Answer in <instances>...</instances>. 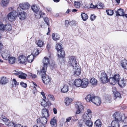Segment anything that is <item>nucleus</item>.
Returning <instances> with one entry per match:
<instances>
[{"label": "nucleus", "instance_id": "nucleus-2", "mask_svg": "<svg viewBox=\"0 0 127 127\" xmlns=\"http://www.w3.org/2000/svg\"><path fill=\"white\" fill-rule=\"evenodd\" d=\"M115 120L119 121H122L124 123H127V117L125 116V114H121L120 113L116 112L113 115Z\"/></svg>", "mask_w": 127, "mask_h": 127}, {"label": "nucleus", "instance_id": "nucleus-47", "mask_svg": "<svg viewBox=\"0 0 127 127\" xmlns=\"http://www.w3.org/2000/svg\"><path fill=\"white\" fill-rule=\"evenodd\" d=\"M5 25L0 23V30L4 31H5Z\"/></svg>", "mask_w": 127, "mask_h": 127}, {"label": "nucleus", "instance_id": "nucleus-21", "mask_svg": "<svg viewBox=\"0 0 127 127\" xmlns=\"http://www.w3.org/2000/svg\"><path fill=\"white\" fill-rule=\"evenodd\" d=\"M91 117V114L90 113H85L83 115V118L86 121L90 120Z\"/></svg>", "mask_w": 127, "mask_h": 127}, {"label": "nucleus", "instance_id": "nucleus-23", "mask_svg": "<svg viewBox=\"0 0 127 127\" xmlns=\"http://www.w3.org/2000/svg\"><path fill=\"white\" fill-rule=\"evenodd\" d=\"M9 0H2L1 5L2 7H5L7 6L9 2Z\"/></svg>", "mask_w": 127, "mask_h": 127}, {"label": "nucleus", "instance_id": "nucleus-5", "mask_svg": "<svg viewBox=\"0 0 127 127\" xmlns=\"http://www.w3.org/2000/svg\"><path fill=\"white\" fill-rule=\"evenodd\" d=\"M18 15V13L16 11L13 10L12 12L9 13L7 15V17L9 21L12 22L14 20Z\"/></svg>", "mask_w": 127, "mask_h": 127}, {"label": "nucleus", "instance_id": "nucleus-56", "mask_svg": "<svg viewBox=\"0 0 127 127\" xmlns=\"http://www.w3.org/2000/svg\"><path fill=\"white\" fill-rule=\"evenodd\" d=\"M13 82L15 85H18L19 84V83L15 79H13Z\"/></svg>", "mask_w": 127, "mask_h": 127}, {"label": "nucleus", "instance_id": "nucleus-24", "mask_svg": "<svg viewBox=\"0 0 127 127\" xmlns=\"http://www.w3.org/2000/svg\"><path fill=\"white\" fill-rule=\"evenodd\" d=\"M8 81V80L7 78L4 77H3L0 80V83L3 85L6 84Z\"/></svg>", "mask_w": 127, "mask_h": 127}, {"label": "nucleus", "instance_id": "nucleus-29", "mask_svg": "<svg viewBox=\"0 0 127 127\" xmlns=\"http://www.w3.org/2000/svg\"><path fill=\"white\" fill-rule=\"evenodd\" d=\"M97 81L95 78H93L90 80V82L94 86H95L97 85Z\"/></svg>", "mask_w": 127, "mask_h": 127}, {"label": "nucleus", "instance_id": "nucleus-45", "mask_svg": "<svg viewBox=\"0 0 127 127\" xmlns=\"http://www.w3.org/2000/svg\"><path fill=\"white\" fill-rule=\"evenodd\" d=\"M45 98H44L43 101L41 102V105L44 107L46 106L47 105L46 101L45 100Z\"/></svg>", "mask_w": 127, "mask_h": 127}, {"label": "nucleus", "instance_id": "nucleus-3", "mask_svg": "<svg viewBox=\"0 0 127 127\" xmlns=\"http://www.w3.org/2000/svg\"><path fill=\"white\" fill-rule=\"evenodd\" d=\"M46 71H40V75L43 82L45 84H48L50 82L51 79L49 76L46 75L45 72Z\"/></svg>", "mask_w": 127, "mask_h": 127}, {"label": "nucleus", "instance_id": "nucleus-9", "mask_svg": "<svg viewBox=\"0 0 127 127\" xmlns=\"http://www.w3.org/2000/svg\"><path fill=\"white\" fill-rule=\"evenodd\" d=\"M47 118L44 117H40L37 120V124L43 125L47 123Z\"/></svg>", "mask_w": 127, "mask_h": 127}, {"label": "nucleus", "instance_id": "nucleus-6", "mask_svg": "<svg viewBox=\"0 0 127 127\" xmlns=\"http://www.w3.org/2000/svg\"><path fill=\"white\" fill-rule=\"evenodd\" d=\"M101 82L103 84L107 83L108 82V77L104 72L101 73L99 76Z\"/></svg>", "mask_w": 127, "mask_h": 127}, {"label": "nucleus", "instance_id": "nucleus-62", "mask_svg": "<svg viewBox=\"0 0 127 127\" xmlns=\"http://www.w3.org/2000/svg\"><path fill=\"white\" fill-rule=\"evenodd\" d=\"M71 119L72 117H69L66 119V122H69Z\"/></svg>", "mask_w": 127, "mask_h": 127}, {"label": "nucleus", "instance_id": "nucleus-8", "mask_svg": "<svg viewBox=\"0 0 127 127\" xmlns=\"http://www.w3.org/2000/svg\"><path fill=\"white\" fill-rule=\"evenodd\" d=\"M68 63L69 64L73 67H74L75 66L77 65L76 59L74 56H71L69 58Z\"/></svg>", "mask_w": 127, "mask_h": 127}, {"label": "nucleus", "instance_id": "nucleus-36", "mask_svg": "<svg viewBox=\"0 0 127 127\" xmlns=\"http://www.w3.org/2000/svg\"><path fill=\"white\" fill-rule=\"evenodd\" d=\"M72 100L71 99L69 98L68 97H66L65 99V103L66 105H68L72 102Z\"/></svg>", "mask_w": 127, "mask_h": 127}, {"label": "nucleus", "instance_id": "nucleus-18", "mask_svg": "<svg viewBox=\"0 0 127 127\" xmlns=\"http://www.w3.org/2000/svg\"><path fill=\"white\" fill-rule=\"evenodd\" d=\"M115 12L116 13V16H124L125 15L124 10L121 8L118 9L117 11H115Z\"/></svg>", "mask_w": 127, "mask_h": 127}, {"label": "nucleus", "instance_id": "nucleus-40", "mask_svg": "<svg viewBox=\"0 0 127 127\" xmlns=\"http://www.w3.org/2000/svg\"><path fill=\"white\" fill-rule=\"evenodd\" d=\"M44 42L41 40H38L36 43V44L38 46L40 47H41L44 45Z\"/></svg>", "mask_w": 127, "mask_h": 127}, {"label": "nucleus", "instance_id": "nucleus-28", "mask_svg": "<svg viewBox=\"0 0 127 127\" xmlns=\"http://www.w3.org/2000/svg\"><path fill=\"white\" fill-rule=\"evenodd\" d=\"M68 90V86L66 85H64L61 89L62 92L64 93L67 92Z\"/></svg>", "mask_w": 127, "mask_h": 127}, {"label": "nucleus", "instance_id": "nucleus-48", "mask_svg": "<svg viewBox=\"0 0 127 127\" xmlns=\"http://www.w3.org/2000/svg\"><path fill=\"white\" fill-rule=\"evenodd\" d=\"M96 8L98 9H101L103 8V4L101 3H99L97 4Z\"/></svg>", "mask_w": 127, "mask_h": 127}, {"label": "nucleus", "instance_id": "nucleus-64", "mask_svg": "<svg viewBox=\"0 0 127 127\" xmlns=\"http://www.w3.org/2000/svg\"><path fill=\"white\" fill-rule=\"evenodd\" d=\"M14 127H23L21 125L17 124L14 126Z\"/></svg>", "mask_w": 127, "mask_h": 127}, {"label": "nucleus", "instance_id": "nucleus-4", "mask_svg": "<svg viewBox=\"0 0 127 127\" xmlns=\"http://www.w3.org/2000/svg\"><path fill=\"white\" fill-rule=\"evenodd\" d=\"M75 107L76 109V114H79L81 113L83 111L84 108L82 103L80 101L77 102L75 104Z\"/></svg>", "mask_w": 127, "mask_h": 127}, {"label": "nucleus", "instance_id": "nucleus-26", "mask_svg": "<svg viewBox=\"0 0 127 127\" xmlns=\"http://www.w3.org/2000/svg\"><path fill=\"white\" fill-rule=\"evenodd\" d=\"M94 96L92 97L91 95L90 94H89L87 95L85 99L87 102L92 101H93V98Z\"/></svg>", "mask_w": 127, "mask_h": 127}, {"label": "nucleus", "instance_id": "nucleus-57", "mask_svg": "<svg viewBox=\"0 0 127 127\" xmlns=\"http://www.w3.org/2000/svg\"><path fill=\"white\" fill-rule=\"evenodd\" d=\"M48 96L52 101H54V98L52 95H48Z\"/></svg>", "mask_w": 127, "mask_h": 127}, {"label": "nucleus", "instance_id": "nucleus-20", "mask_svg": "<svg viewBox=\"0 0 127 127\" xmlns=\"http://www.w3.org/2000/svg\"><path fill=\"white\" fill-rule=\"evenodd\" d=\"M82 80L80 79H78L75 80L74 81V85L77 87L81 86Z\"/></svg>", "mask_w": 127, "mask_h": 127}, {"label": "nucleus", "instance_id": "nucleus-49", "mask_svg": "<svg viewBox=\"0 0 127 127\" xmlns=\"http://www.w3.org/2000/svg\"><path fill=\"white\" fill-rule=\"evenodd\" d=\"M44 20L48 26L49 25V19L47 17L43 18Z\"/></svg>", "mask_w": 127, "mask_h": 127}, {"label": "nucleus", "instance_id": "nucleus-58", "mask_svg": "<svg viewBox=\"0 0 127 127\" xmlns=\"http://www.w3.org/2000/svg\"><path fill=\"white\" fill-rule=\"evenodd\" d=\"M75 22L74 21H70V25L71 26H72L74 25L75 24Z\"/></svg>", "mask_w": 127, "mask_h": 127}, {"label": "nucleus", "instance_id": "nucleus-19", "mask_svg": "<svg viewBox=\"0 0 127 127\" xmlns=\"http://www.w3.org/2000/svg\"><path fill=\"white\" fill-rule=\"evenodd\" d=\"M14 74L15 75H18L19 77L20 78L23 79H25L26 78L27 75L19 71L17 73H15Z\"/></svg>", "mask_w": 127, "mask_h": 127}, {"label": "nucleus", "instance_id": "nucleus-1", "mask_svg": "<svg viewBox=\"0 0 127 127\" xmlns=\"http://www.w3.org/2000/svg\"><path fill=\"white\" fill-rule=\"evenodd\" d=\"M32 10L35 13V17L37 19H39L41 17H43L45 14L42 12L40 10L39 6L36 5H33L31 7Z\"/></svg>", "mask_w": 127, "mask_h": 127}, {"label": "nucleus", "instance_id": "nucleus-59", "mask_svg": "<svg viewBox=\"0 0 127 127\" xmlns=\"http://www.w3.org/2000/svg\"><path fill=\"white\" fill-rule=\"evenodd\" d=\"M30 76H32V77L33 78H35L37 77V76L36 75L34 74H32V73H31L30 74Z\"/></svg>", "mask_w": 127, "mask_h": 127}, {"label": "nucleus", "instance_id": "nucleus-46", "mask_svg": "<svg viewBox=\"0 0 127 127\" xmlns=\"http://www.w3.org/2000/svg\"><path fill=\"white\" fill-rule=\"evenodd\" d=\"M106 12L107 15H112L113 14V11L111 10H106Z\"/></svg>", "mask_w": 127, "mask_h": 127}, {"label": "nucleus", "instance_id": "nucleus-53", "mask_svg": "<svg viewBox=\"0 0 127 127\" xmlns=\"http://www.w3.org/2000/svg\"><path fill=\"white\" fill-rule=\"evenodd\" d=\"M70 25V21H69L68 20H66L65 21V25L66 27Z\"/></svg>", "mask_w": 127, "mask_h": 127}, {"label": "nucleus", "instance_id": "nucleus-33", "mask_svg": "<svg viewBox=\"0 0 127 127\" xmlns=\"http://www.w3.org/2000/svg\"><path fill=\"white\" fill-rule=\"evenodd\" d=\"M118 82V84L120 87H123L124 86L125 83L124 79V78L122 79L120 81L119 80Z\"/></svg>", "mask_w": 127, "mask_h": 127}, {"label": "nucleus", "instance_id": "nucleus-41", "mask_svg": "<svg viewBox=\"0 0 127 127\" xmlns=\"http://www.w3.org/2000/svg\"><path fill=\"white\" fill-rule=\"evenodd\" d=\"M56 49L58 52L59 51H60L61 50H62L63 48L62 47L61 44H56Z\"/></svg>", "mask_w": 127, "mask_h": 127}, {"label": "nucleus", "instance_id": "nucleus-50", "mask_svg": "<svg viewBox=\"0 0 127 127\" xmlns=\"http://www.w3.org/2000/svg\"><path fill=\"white\" fill-rule=\"evenodd\" d=\"M1 118L4 122L8 121L9 122V120L8 119H7L6 117L3 115L1 116Z\"/></svg>", "mask_w": 127, "mask_h": 127}, {"label": "nucleus", "instance_id": "nucleus-38", "mask_svg": "<svg viewBox=\"0 0 127 127\" xmlns=\"http://www.w3.org/2000/svg\"><path fill=\"white\" fill-rule=\"evenodd\" d=\"M34 59V56L33 55H31L28 56L27 60L30 63L32 62Z\"/></svg>", "mask_w": 127, "mask_h": 127}, {"label": "nucleus", "instance_id": "nucleus-42", "mask_svg": "<svg viewBox=\"0 0 127 127\" xmlns=\"http://www.w3.org/2000/svg\"><path fill=\"white\" fill-rule=\"evenodd\" d=\"M86 125L89 127H92L93 125V122L91 121L90 120L86 121Z\"/></svg>", "mask_w": 127, "mask_h": 127}, {"label": "nucleus", "instance_id": "nucleus-63", "mask_svg": "<svg viewBox=\"0 0 127 127\" xmlns=\"http://www.w3.org/2000/svg\"><path fill=\"white\" fill-rule=\"evenodd\" d=\"M90 7L92 8L95 9L96 8V5H94L93 4H91L90 5Z\"/></svg>", "mask_w": 127, "mask_h": 127}, {"label": "nucleus", "instance_id": "nucleus-55", "mask_svg": "<svg viewBox=\"0 0 127 127\" xmlns=\"http://www.w3.org/2000/svg\"><path fill=\"white\" fill-rule=\"evenodd\" d=\"M72 120L73 121H76L78 120V119L77 118V117L76 116H73L72 119Z\"/></svg>", "mask_w": 127, "mask_h": 127}, {"label": "nucleus", "instance_id": "nucleus-51", "mask_svg": "<svg viewBox=\"0 0 127 127\" xmlns=\"http://www.w3.org/2000/svg\"><path fill=\"white\" fill-rule=\"evenodd\" d=\"M114 95H115V96L116 97V98H117V97H119V98H120L121 97V95L118 92H116L115 93Z\"/></svg>", "mask_w": 127, "mask_h": 127}, {"label": "nucleus", "instance_id": "nucleus-10", "mask_svg": "<svg viewBox=\"0 0 127 127\" xmlns=\"http://www.w3.org/2000/svg\"><path fill=\"white\" fill-rule=\"evenodd\" d=\"M17 11L19 13L18 16L20 17V19L21 20H24L27 15V13L23 11H22L19 7L17 8Z\"/></svg>", "mask_w": 127, "mask_h": 127}, {"label": "nucleus", "instance_id": "nucleus-7", "mask_svg": "<svg viewBox=\"0 0 127 127\" xmlns=\"http://www.w3.org/2000/svg\"><path fill=\"white\" fill-rule=\"evenodd\" d=\"M42 63L43 64V67L41 71H46L47 65L49 63V59L47 58L44 57L42 60Z\"/></svg>", "mask_w": 127, "mask_h": 127}, {"label": "nucleus", "instance_id": "nucleus-11", "mask_svg": "<svg viewBox=\"0 0 127 127\" xmlns=\"http://www.w3.org/2000/svg\"><path fill=\"white\" fill-rule=\"evenodd\" d=\"M10 52L9 51L5 50L3 51L1 55L2 58L5 60H7L10 57Z\"/></svg>", "mask_w": 127, "mask_h": 127}, {"label": "nucleus", "instance_id": "nucleus-15", "mask_svg": "<svg viewBox=\"0 0 127 127\" xmlns=\"http://www.w3.org/2000/svg\"><path fill=\"white\" fill-rule=\"evenodd\" d=\"M89 84L88 80L87 79H84L82 80L81 87L82 88H85L87 87Z\"/></svg>", "mask_w": 127, "mask_h": 127}, {"label": "nucleus", "instance_id": "nucleus-27", "mask_svg": "<svg viewBox=\"0 0 127 127\" xmlns=\"http://www.w3.org/2000/svg\"><path fill=\"white\" fill-rule=\"evenodd\" d=\"M58 56L59 57L64 58L65 56V52L63 50H62L59 51L58 52Z\"/></svg>", "mask_w": 127, "mask_h": 127}, {"label": "nucleus", "instance_id": "nucleus-12", "mask_svg": "<svg viewBox=\"0 0 127 127\" xmlns=\"http://www.w3.org/2000/svg\"><path fill=\"white\" fill-rule=\"evenodd\" d=\"M18 61L21 64L25 63L27 61V59L25 56L23 55H20L18 57Z\"/></svg>", "mask_w": 127, "mask_h": 127}, {"label": "nucleus", "instance_id": "nucleus-52", "mask_svg": "<svg viewBox=\"0 0 127 127\" xmlns=\"http://www.w3.org/2000/svg\"><path fill=\"white\" fill-rule=\"evenodd\" d=\"M20 85L23 87L26 88L27 87V84L23 82H22L20 83Z\"/></svg>", "mask_w": 127, "mask_h": 127}, {"label": "nucleus", "instance_id": "nucleus-13", "mask_svg": "<svg viewBox=\"0 0 127 127\" xmlns=\"http://www.w3.org/2000/svg\"><path fill=\"white\" fill-rule=\"evenodd\" d=\"M93 100L92 102L97 105H100L101 103V99L99 97L94 96L93 98Z\"/></svg>", "mask_w": 127, "mask_h": 127}, {"label": "nucleus", "instance_id": "nucleus-37", "mask_svg": "<svg viewBox=\"0 0 127 127\" xmlns=\"http://www.w3.org/2000/svg\"><path fill=\"white\" fill-rule=\"evenodd\" d=\"M74 6L77 8H79L81 5V3L78 1H74Z\"/></svg>", "mask_w": 127, "mask_h": 127}, {"label": "nucleus", "instance_id": "nucleus-34", "mask_svg": "<svg viewBox=\"0 0 127 127\" xmlns=\"http://www.w3.org/2000/svg\"><path fill=\"white\" fill-rule=\"evenodd\" d=\"M121 65L124 68L127 69V61L124 60L121 63Z\"/></svg>", "mask_w": 127, "mask_h": 127}, {"label": "nucleus", "instance_id": "nucleus-61", "mask_svg": "<svg viewBox=\"0 0 127 127\" xmlns=\"http://www.w3.org/2000/svg\"><path fill=\"white\" fill-rule=\"evenodd\" d=\"M3 46L1 42H0V53L1 51Z\"/></svg>", "mask_w": 127, "mask_h": 127}, {"label": "nucleus", "instance_id": "nucleus-31", "mask_svg": "<svg viewBox=\"0 0 127 127\" xmlns=\"http://www.w3.org/2000/svg\"><path fill=\"white\" fill-rule=\"evenodd\" d=\"M101 123L99 119L96 120L95 123V127H101Z\"/></svg>", "mask_w": 127, "mask_h": 127}, {"label": "nucleus", "instance_id": "nucleus-16", "mask_svg": "<svg viewBox=\"0 0 127 127\" xmlns=\"http://www.w3.org/2000/svg\"><path fill=\"white\" fill-rule=\"evenodd\" d=\"M42 114L43 116L47 118L49 116V111L48 109L44 108L42 110Z\"/></svg>", "mask_w": 127, "mask_h": 127}, {"label": "nucleus", "instance_id": "nucleus-39", "mask_svg": "<svg viewBox=\"0 0 127 127\" xmlns=\"http://www.w3.org/2000/svg\"><path fill=\"white\" fill-rule=\"evenodd\" d=\"M5 31H10L11 30V26L10 24H7L5 25Z\"/></svg>", "mask_w": 127, "mask_h": 127}, {"label": "nucleus", "instance_id": "nucleus-60", "mask_svg": "<svg viewBox=\"0 0 127 127\" xmlns=\"http://www.w3.org/2000/svg\"><path fill=\"white\" fill-rule=\"evenodd\" d=\"M83 122V121L82 120H80V121L79 122L78 124L80 127H81L82 125Z\"/></svg>", "mask_w": 127, "mask_h": 127}, {"label": "nucleus", "instance_id": "nucleus-35", "mask_svg": "<svg viewBox=\"0 0 127 127\" xmlns=\"http://www.w3.org/2000/svg\"><path fill=\"white\" fill-rule=\"evenodd\" d=\"M8 60H9V62L10 64H13L15 63L16 59L14 57H10Z\"/></svg>", "mask_w": 127, "mask_h": 127}, {"label": "nucleus", "instance_id": "nucleus-17", "mask_svg": "<svg viewBox=\"0 0 127 127\" xmlns=\"http://www.w3.org/2000/svg\"><path fill=\"white\" fill-rule=\"evenodd\" d=\"M30 5L28 3H21L19 4V6L20 9L21 8L23 10H26L28 9L30 7Z\"/></svg>", "mask_w": 127, "mask_h": 127}, {"label": "nucleus", "instance_id": "nucleus-43", "mask_svg": "<svg viewBox=\"0 0 127 127\" xmlns=\"http://www.w3.org/2000/svg\"><path fill=\"white\" fill-rule=\"evenodd\" d=\"M113 77L115 79L116 81V82H118L120 79V76L118 74L115 75Z\"/></svg>", "mask_w": 127, "mask_h": 127}, {"label": "nucleus", "instance_id": "nucleus-14", "mask_svg": "<svg viewBox=\"0 0 127 127\" xmlns=\"http://www.w3.org/2000/svg\"><path fill=\"white\" fill-rule=\"evenodd\" d=\"M74 71V74H76L78 76L80 74L81 71V68L80 67L77 65L75 66L74 67H73Z\"/></svg>", "mask_w": 127, "mask_h": 127}, {"label": "nucleus", "instance_id": "nucleus-54", "mask_svg": "<svg viewBox=\"0 0 127 127\" xmlns=\"http://www.w3.org/2000/svg\"><path fill=\"white\" fill-rule=\"evenodd\" d=\"M96 17V16L94 15H92L90 17V19L92 21H93L94 20Z\"/></svg>", "mask_w": 127, "mask_h": 127}, {"label": "nucleus", "instance_id": "nucleus-25", "mask_svg": "<svg viewBox=\"0 0 127 127\" xmlns=\"http://www.w3.org/2000/svg\"><path fill=\"white\" fill-rule=\"evenodd\" d=\"M52 36V38L55 41L59 40L60 38V36L57 33H53Z\"/></svg>", "mask_w": 127, "mask_h": 127}, {"label": "nucleus", "instance_id": "nucleus-32", "mask_svg": "<svg viewBox=\"0 0 127 127\" xmlns=\"http://www.w3.org/2000/svg\"><path fill=\"white\" fill-rule=\"evenodd\" d=\"M110 84L112 85H114L116 83V81L113 77H111L108 79V82Z\"/></svg>", "mask_w": 127, "mask_h": 127}, {"label": "nucleus", "instance_id": "nucleus-22", "mask_svg": "<svg viewBox=\"0 0 127 127\" xmlns=\"http://www.w3.org/2000/svg\"><path fill=\"white\" fill-rule=\"evenodd\" d=\"M119 122L115 120L113 121L111 123V126L112 127H119Z\"/></svg>", "mask_w": 127, "mask_h": 127}, {"label": "nucleus", "instance_id": "nucleus-30", "mask_svg": "<svg viewBox=\"0 0 127 127\" xmlns=\"http://www.w3.org/2000/svg\"><path fill=\"white\" fill-rule=\"evenodd\" d=\"M81 16L82 19L84 21H86L88 19V16L85 13H82L81 14Z\"/></svg>", "mask_w": 127, "mask_h": 127}, {"label": "nucleus", "instance_id": "nucleus-44", "mask_svg": "<svg viewBox=\"0 0 127 127\" xmlns=\"http://www.w3.org/2000/svg\"><path fill=\"white\" fill-rule=\"evenodd\" d=\"M50 124L53 126V127H55L56 125V120L54 119H52L50 121Z\"/></svg>", "mask_w": 127, "mask_h": 127}]
</instances>
